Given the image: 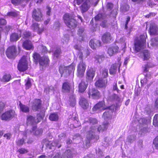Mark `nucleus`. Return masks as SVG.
<instances>
[{
    "mask_svg": "<svg viewBox=\"0 0 158 158\" xmlns=\"http://www.w3.org/2000/svg\"><path fill=\"white\" fill-rule=\"evenodd\" d=\"M11 27L10 26H6L5 27V30L7 32H8L10 30Z\"/></svg>",
    "mask_w": 158,
    "mask_h": 158,
    "instance_id": "obj_64",
    "label": "nucleus"
},
{
    "mask_svg": "<svg viewBox=\"0 0 158 158\" xmlns=\"http://www.w3.org/2000/svg\"><path fill=\"white\" fill-rule=\"evenodd\" d=\"M149 63L148 62L146 64L144 65V66H143V73L145 76V78L147 80V77L148 76V73H149L148 71L149 68L150 67Z\"/></svg>",
    "mask_w": 158,
    "mask_h": 158,
    "instance_id": "obj_25",
    "label": "nucleus"
},
{
    "mask_svg": "<svg viewBox=\"0 0 158 158\" xmlns=\"http://www.w3.org/2000/svg\"><path fill=\"white\" fill-rule=\"evenodd\" d=\"M64 22L66 26L71 30H74L77 27L78 22L71 15L68 13H65L63 16Z\"/></svg>",
    "mask_w": 158,
    "mask_h": 158,
    "instance_id": "obj_1",
    "label": "nucleus"
},
{
    "mask_svg": "<svg viewBox=\"0 0 158 158\" xmlns=\"http://www.w3.org/2000/svg\"><path fill=\"white\" fill-rule=\"evenodd\" d=\"M42 107V101L40 99H35L32 103L31 108L35 111H39Z\"/></svg>",
    "mask_w": 158,
    "mask_h": 158,
    "instance_id": "obj_11",
    "label": "nucleus"
},
{
    "mask_svg": "<svg viewBox=\"0 0 158 158\" xmlns=\"http://www.w3.org/2000/svg\"><path fill=\"white\" fill-rule=\"evenodd\" d=\"M62 91L63 93H74V89L72 88L70 84L68 82H65L63 83Z\"/></svg>",
    "mask_w": 158,
    "mask_h": 158,
    "instance_id": "obj_12",
    "label": "nucleus"
},
{
    "mask_svg": "<svg viewBox=\"0 0 158 158\" xmlns=\"http://www.w3.org/2000/svg\"><path fill=\"white\" fill-rule=\"evenodd\" d=\"M32 18L35 21L41 22L43 19V15L40 8L34 9L31 12Z\"/></svg>",
    "mask_w": 158,
    "mask_h": 158,
    "instance_id": "obj_5",
    "label": "nucleus"
},
{
    "mask_svg": "<svg viewBox=\"0 0 158 158\" xmlns=\"http://www.w3.org/2000/svg\"><path fill=\"white\" fill-rule=\"evenodd\" d=\"M87 93L89 98H91L93 99H98L102 96L100 91L95 88L89 89Z\"/></svg>",
    "mask_w": 158,
    "mask_h": 158,
    "instance_id": "obj_9",
    "label": "nucleus"
},
{
    "mask_svg": "<svg viewBox=\"0 0 158 158\" xmlns=\"http://www.w3.org/2000/svg\"><path fill=\"white\" fill-rule=\"evenodd\" d=\"M49 61L48 56L44 55L41 56L39 63L40 66L46 67L48 65Z\"/></svg>",
    "mask_w": 158,
    "mask_h": 158,
    "instance_id": "obj_18",
    "label": "nucleus"
},
{
    "mask_svg": "<svg viewBox=\"0 0 158 158\" xmlns=\"http://www.w3.org/2000/svg\"><path fill=\"white\" fill-rule=\"evenodd\" d=\"M66 153L67 155V157H69L72 155V152L70 149H68L66 151Z\"/></svg>",
    "mask_w": 158,
    "mask_h": 158,
    "instance_id": "obj_61",
    "label": "nucleus"
},
{
    "mask_svg": "<svg viewBox=\"0 0 158 158\" xmlns=\"http://www.w3.org/2000/svg\"><path fill=\"white\" fill-rule=\"evenodd\" d=\"M101 74L102 76L103 77L102 78H106L108 76V70L106 69H103L101 72Z\"/></svg>",
    "mask_w": 158,
    "mask_h": 158,
    "instance_id": "obj_40",
    "label": "nucleus"
},
{
    "mask_svg": "<svg viewBox=\"0 0 158 158\" xmlns=\"http://www.w3.org/2000/svg\"><path fill=\"white\" fill-rule=\"evenodd\" d=\"M93 2V0H86L80 6L81 11L84 13L87 11L90 7V4Z\"/></svg>",
    "mask_w": 158,
    "mask_h": 158,
    "instance_id": "obj_13",
    "label": "nucleus"
},
{
    "mask_svg": "<svg viewBox=\"0 0 158 158\" xmlns=\"http://www.w3.org/2000/svg\"><path fill=\"white\" fill-rule=\"evenodd\" d=\"M18 152L21 154H23L27 153L28 151L24 148H21L18 150Z\"/></svg>",
    "mask_w": 158,
    "mask_h": 158,
    "instance_id": "obj_50",
    "label": "nucleus"
},
{
    "mask_svg": "<svg viewBox=\"0 0 158 158\" xmlns=\"http://www.w3.org/2000/svg\"><path fill=\"white\" fill-rule=\"evenodd\" d=\"M149 32L150 35H155L158 34V27L154 23L150 24Z\"/></svg>",
    "mask_w": 158,
    "mask_h": 158,
    "instance_id": "obj_16",
    "label": "nucleus"
},
{
    "mask_svg": "<svg viewBox=\"0 0 158 158\" xmlns=\"http://www.w3.org/2000/svg\"><path fill=\"white\" fill-rule=\"evenodd\" d=\"M50 120L53 121H57L59 119V116L57 114L54 113L51 114L49 117Z\"/></svg>",
    "mask_w": 158,
    "mask_h": 158,
    "instance_id": "obj_35",
    "label": "nucleus"
},
{
    "mask_svg": "<svg viewBox=\"0 0 158 158\" xmlns=\"http://www.w3.org/2000/svg\"><path fill=\"white\" fill-rule=\"evenodd\" d=\"M31 35V33L30 31H25L23 33V39H26L29 38Z\"/></svg>",
    "mask_w": 158,
    "mask_h": 158,
    "instance_id": "obj_45",
    "label": "nucleus"
},
{
    "mask_svg": "<svg viewBox=\"0 0 158 158\" xmlns=\"http://www.w3.org/2000/svg\"><path fill=\"white\" fill-rule=\"evenodd\" d=\"M61 53L62 52L60 48H57L54 52L53 56L56 58L58 59Z\"/></svg>",
    "mask_w": 158,
    "mask_h": 158,
    "instance_id": "obj_36",
    "label": "nucleus"
},
{
    "mask_svg": "<svg viewBox=\"0 0 158 158\" xmlns=\"http://www.w3.org/2000/svg\"><path fill=\"white\" fill-rule=\"evenodd\" d=\"M108 83V79L107 78H100L94 84L96 87L99 89L106 88Z\"/></svg>",
    "mask_w": 158,
    "mask_h": 158,
    "instance_id": "obj_10",
    "label": "nucleus"
},
{
    "mask_svg": "<svg viewBox=\"0 0 158 158\" xmlns=\"http://www.w3.org/2000/svg\"><path fill=\"white\" fill-rule=\"evenodd\" d=\"M75 64L72 63L68 66L65 67V72H68L69 75L73 74L75 69Z\"/></svg>",
    "mask_w": 158,
    "mask_h": 158,
    "instance_id": "obj_26",
    "label": "nucleus"
},
{
    "mask_svg": "<svg viewBox=\"0 0 158 158\" xmlns=\"http://www.w3.org/2000/svg\"><path fill=\"white\" fill-rule=\"evenodd\" d=\"M115 106L114 105H111L109 106H105V108L103 109V110H109L111 111V113H112L114 111Z\"/></svg>",
    "mask_w": 158,
    "mask_h": 158,
    "instance_id": "obj_47",
    "label": "nucleus"
},
{
    "mask_svg": "<svg viewBox=\"0 0 158 158\" xmlns=\"http://www.w3.org/2000/svg\"><path fill=\"white\" fill-rule=\"evenodd\" d=\"M88 85V83L86 84L85 81L82 80L78 85V91L79 93H83L86 90Z\"/></svg>",
    "mask_w": 158,
    "mask_h": 158,
    "instance_id": "obj_22",
    "label": "nucleus"
},
{
    "mask_svg": "<svg viewBox=\"0 0 158 158\" xmlns=\"http://www.w3.org/2000/svg\"><path fill=\"white\" fill-rule=\"evenodd\" d=\"M21 36V34H19L15 32H13L10 35V41L11 42H16Z\"/></svg>",
    "mask_w": 158,
    "mask_h": 158,
    "instance_id": "obj_24",
    "label": "nucleus"
},
{
    "mask_svg": "<svg viewBox=\"0 0 158 158\" xmlns=\"http://www.w3.org/2000/svg\"><path fill=\"white\" fill-rule=\"evenodd\" d=\"M26 89H29L31 86V84L29 78H28L25 84Z\"/></svg>",
    "mask_w": 158,
    "mask_h": 158,
    "instance_id": "obj_46",
    "label": "nucleus"
},
{
    "mask_svg": "<svg viewBox=\"0 0 158 158\" xmlns=\"http://www.w3.org/2000/svg\"><path fill=\"white\" fill-rule=\"evenodd\" d=\"M148 80H146V79L145 78H144V80H141L140 81V82L142 86L144 85L147 83L148 82Z\"/></svg>",
    "mask_w": 158,
    "mask_h": 158,
    "instance_id": "obj_63",
    "label": "nucleus"
},
{
    "mask_svg": "<svg viewBox=\"0 0 158 158\" xmlns=\"http://www.w3.org/2000/svg\"><path fill=\"white\" fill-rule=\"evenodd\" d=\"M89 44L90 47L94 49L98 48L101 45V41L95 39L91 40Z\"/></svg>",
    "mask_w": 158,
    "mask_h": 158,
    "instance_id": "obj_14",
    "label": "nucleus"
},
{
    "mask_svg": "<svg viewBox=\"0 0 158 158\" xmlns=\"http://www.w3.org/2000/svg\"><path fill=\"white\" fill-rule=\"evenodd\" d=\"M158 114H156L154 116L153 120V125L155 127H158Z\"/></svg>",
    "mask_w": 158,
    "mask_h": 158,
    "instance_id": "obj_39",
    "label": "nucleus"
},
{
    "mask_svg": "<svg viewBox=\"0 0 158 158\" xmlns=\"http://www.w3.org/2000/svg\"><path fill=\"white\" fill-rule=\"evenodd\" d=\"M59 72L61 74V76H62L63 74L64 73V69H63V67L60 66L59 68Z\"/></svg>",
    "mask_w": 158,
    "mask_h": 158,
    "instance_id": "obj_59",
    "label": "nucleus"
},
{
    "mask_svg": "<svg viewBox=\"0 0 158 158\" xmlns=\"http://www.w3.org/2000/svg\"><path fill=\"white\" fill-rule=\"evenodd\" d=\"M26 123L27 125L33 126L36 125L38 123L35 117L31 115H28L27 116Z\"/></svg>",
    "mask_w": 158,
    "mask_h": 158,
    "instance_id": "obj_19",
    "label": "nucleus"
},
{
    "mask_svg": "<svg viewBox=\"0 0 158 158\" xmlns=\"http://www.w3.org/2000/svg\"><path fill=\"white\" fill-rule=\"evenodd\" d=\"M19 103L20 109L22 112L25 113L29 112L30 110L28 106L22 104L20 101H19Z\"/></svg>",
    "mask_w": 158,
    "mask_h": 158,
    "instance_id": "obj_31",
    "label": "nucleus"
},
{
    "mask_svg": "<svg viewBox=\"0 0 158 158\" xmlns=\"http://www.w3.org/2000/svg\"><path fill=\"white\" fill-rule=\"evenodd\" d=\"M11 135L10 133H7L6 134H5L4 135V137H6L7 139H10L11 136Z\"/></svg>",
    "mask_w": 158,
    "mask_h": 158,
    "instance_id": "obj_62",
    "label": "nucleus"
},
{
    "mask_svg": "<svg viewBox=\"0 0 158 158\" xmlns=\"http://www.w3.org/2000/svg\"><path fill=\"white\" fill-rule=\"evenodd\" d=\"M6 55L9 59H15L18 54L17 47L12 45L9 46L6 51Z\"/></svg>",
    "mask_w": 158,
    "mask_h": 158,
    "instance_id": "obj_2",
    "label": "nucleus"
},
{
    "mask_svg": "<svg viewBox=\"0 0 158 158\" xmlns=\"http://www.w3.org/2000/svg\"><path fill=\"white\" fill-rule=\"evenodd\" d=\"M113 90L114 91L116 90L118 93H119V90L118 88L117 85L116 83H115V85H113Z\"/></svg>",
    "mask_w": 158,
    "mask_h": 158,
    "instance_id": "obj_60",
    "label": "nucleus"
},
{
    "mask_svg": "<svg viewBox=\"0 0 158 158\" xmlns=\"http://www.w3.org/2000/svg\"><path fill=\"white\" fill-rule=\"evenodd\" d=\"M89 121L90 123L94 124L97 123V120L96 118H89Z\"/></svg>",
    "mask_w": 158,
    "mask_h": 158,
    "instance_id": "obj_54",
    "label": "nucleus"
},
{
    "mask_svg": "<svg viewBox=\"0 0 158 158\" xmlns=\"http://www.w3.org/2000/svg\"><path fill=\"white\" fill-rule=\"evenodd\" d=\"M105 106V102L104 101L102 100L99 101L96 103L92 108V110L96 111L98 110H103Z\"/></svg>",
    "mask_w": 158,
    "mask_h": 158,
    "instance_id": "obj_21",
    "label": "nucleus"
},
{
    "mask_svg": "<svg viewBox=\"0 0 158 158\" xmlns=\"http://www.w3.org/2000/svg\"><path fill=\"white\" fill-rule=\"evenodd\" d=\"M107 53L111 56L119 52V48L116 45L110 47L108 49Z\"/></svg>",
    "mask_w": 158,
    "mask_h": 158,
    "instance_id": "obj_20",
    "label": "nucleus"
},
{
    "mask_svg": "<svg viewBox=\"0 0 158 158\" xmlns=\"http://www.w3.org/2000/svg\"><path fill=\"white\" fill-rule=\"evenodd\" d=\"M6 20L3 18L0 19V26H3L6 25Z\"/></svg>",
    "mask_w": 158,
    "mask_h": 158,
    "instance_id": "obj_55",
    "label": "nucleus"
},
{
    "mask_svg": "<svg viewBox=\"0 0 158 158\" xmlns=\"http://www.w3.org/2000/svg\"><path fill=\"white\" fill-rule=\"evenodd\" d=\"M22 47L27 50H33L34 47L31 41L28 40H26L22 44Z\"/></svg>",
    "mask_w": 158,
    "mask_h": 158,
    "instance_id": "obj_15",
    "label": "nucleus"
},
{
    "mask_svg": "<svg viewBox=\"0 0 158 158\" xmlns=\"http://www.w3.org/2000/svg\"><path fill=\"white\" fill-rule=\"evenodd\" d=\"M42 47L41 52L42 54H45L48 52V49L46 46L41 45Z\"/></svg>",
    "mask_w": 158,
    "mask_h": 158,
    "instance_id": "obj_51",
    "label": "nucleus"
},
{
    "mask_svg": "<svg viewBox=\"0 0 158 158\" xmlns=\"http://www.w3.org/2000/svg\"><path fill=\"white\" fill-rule=\"evenodd\" d=\"M11 79V76L10 74L5 73L0 78V80L2 82H6L10 81Z\"/></svg>",
    "mask_w": 158,
    "mask_h": 158,
    "instance_id": "obj_29",
    "label": "nucleus"
},
{
    "mask_svg": "<svg viewBox=\"0 0 158 158\" xmlns=\"http://www.w3.org/2000/svg\"><path fill=\"white\" fill-rule=\"evenodd\" d=\"M89 137L90 139H92L94 138V136L95 135V133L94 132L92 131H89L88 132Z\"/></svg>",
    "mask_w": 158,
    "mask_h": 158,
    "instance_id": "obj_52",
    "label": "nucleus"
},
{
    "mask_svg": "<svg viewBox=\"0 0 158 158\" xmlns=\"http://www.w3.org/2000/svg\"><path fill=\"white\" fill-rule=\"evenodd\" d=\"M17 68L18 70L21 72H24L28 69V62L27 56L23 55L20 60L18 64Z\"/></svg>",
    "mask_w": 158,
    "mask_h": 158,
    "instance_id": "obj_4",
    "label": "nucleus"
},
{
    "mask_svg": "<svg viewBox=\"0 0 158 158\" xmlns=\"http://www.w3.org/2000/svg\"><path fill=\"white\" fill-rule=\"evenodd\" d=\"M7 15L9 16L16 17L18 16V14L15 11H10L7 13Z\"/></svg>",
    "mask_w": 158,
    "mask_h": 158,
    "instance_id": "obj_49",
    "label": "nucleus"
},
{
    "mask_svg": "<svg viewBox=\"0 0 158 158\" xmlns=\"http://www.w3.org/2000/svg\"><path fill=\"white\" fill-rule=\"evenodd\" d=\"M98 131L100 132H102L105 130L104 128L103 127V126L102 125H100L98 128Z\"/></svg>",
    "mask_w": 158,
    "mask_h": 158,
    "instance_id": "obj_58",
    "label": "nucleus"
},
{
    "mask_svg": "<svg viewBox=\"0 0 158 158\" xmlns=\"http://www.w3.org/2000/svg\"><path fill=\"white\" fill-rule=\"evenodd\" d=\"M109 123L108 122H104L102 124V125L103 126V127L105 130H106L109 126Z\"/></svg>",
    "mask_w": 158,
    "mask_h": 158,
    "instance_id": "obj_57",
    "label": "nucleus"
},
{
    "mask_svg": "<svg viewBox=\"0 0 158 158\" xmlns=\"http://www.w3.org/2000/svg\"><path fill=\"white\" fill-rule=\"evenodd\" d=\"M102 40L104 43H109L113 41L112 37L109 32L105 33L102 35Z\"/></svg>",
    "mask_w": 158,
    "mask_h": 158,
    "instance_id": "obj_17",
    "label": "nucleus"
},
{
    "mask_svg": "<svg viewBox=\"0 0 158 158\" xmlns=\"http://www.w3.org/2000/svg\"><path fill=\"white\" fill-rule=\"evenodd\" d=\"M153 144L155 148L158 149V135L157 136L153 139Z\"/></svg>",
    "mask_w": 158,
    "mask_h": 158,
    "instance_id": "obj_48",
    "label": "nucleus"
},
{
    "mask_svg": "<svg viewBox=\"0 0 158 158\" xmlns=\"http://www.w3.org/2000/svg\"><path fill=\"white\" fill-rule=\"evenodd\" d=\"M25 139L24 138L19 139L16 140V145L19 146H22L24 143Z\"/></svg>",
    "mask_w": 158,
    "mask_h": 158,
    "instance_id": "obj_42",
    "label": "nucleus"
},
{
    "mask_svg": "<svg viewBox=\"0 0 158 158\" xmlns=\"http://www.w3.org/2000/svg\"><path fill=\"white\" fill-rule=\"evenodd\" d=\"M31 27L32 29L34 31H36L39 29V28H40L39 24L38 23L35 22L32 24Z\"/></svg>",
    "mask_w": 158,
    "mask_h": 158,
    "instance_id": "obj_41",
    "label": "nucleus"
},
{
    "mask_svg": "<svg viewBox=\"0 0 158 158\" xmlns=\"http://www.w3.org/2000/svg\"><path fill=\"white\" fill-rule=\"evenodd\" d=\"M96 70L94 68L90 67L88 68L86 73L85 79L87 83H90L95 76Z\"/></svg>",
    "mask_w": 158,
    "mask_h": 158,
    "instance_id": "obj_8",
    "label": "nucleus"
},
{
    "mask_svg": "<svg viewBox=\"0 0 158 158\" xmlns=\"http://www.w3.org/2000/svg\"><path fill=\"white\" fill-rule=\"evenodd\" d=\"M24 0H11V3L14 5L17 6L21 4Z\"/></svg>",
    "mask_w": 158,
    "mask_h": 158,
    "instance_id": "obj_43",
    "label": "nucleus"
},
{
    "mask_svg": "<svg viewBox=\"0 0 158 158\" xmlns=\"http://www.w3.org/2000/svg\"><path fill=\"white\" fill-rule=\"evenodd\" d=\"M37 118L36 120L37 121V122L39 123L42 120H43L44 117L45 116V113L44 112H42L37 114Z\"/></svg>",
    "mask_w": 158,
    "mask_h": 158,
    "instance_id": "obj_37",
    "label": "nucleus"
},
{
    "mask_svg": "<svg viewBox=\"0 0 158 158\" xmlns=\"http://www.w3.org/2000/svg\"><path fill=\"white\" fill-rule=\"evenodd\" d=\"M71 94L69 97V102L70 105L73 106H74L76 102L75 95L74 93H71Z\"/></svg>",
    "mask_w": 158,
    "mask_h": 158,
    "instance_id": "obj_32",
    "label": "nucleus"
},
{
    "mask_svg": "<svg viewBox=\"0 0 158 158\" xmlns=\"http://www.w3.org/2000/svg\"><path fill=\"white\" fill-rule=\"evenodd\" d=\"M86 68V65L83 61H81L77 66V75L79 77L81 78L84 75Z\"/></svg>",
    "mask_w": 158,
    "mask_h": 158,
    "instance_id": "obj_6",
    "label": "nucleus"
},
{
    "mask_svg": "<svg viewBox=\"0 0 158 158\" xmlns=\"http://www.w3.org/2000/svg\"><path fill=\"white\" fill-rule=\"evenodd\" d=\"M15 115V111L10 110L3 113L1 116V118L2 120L8 121L14 118Z\"/></svg>",
    "mask_w": 158,
    "mask_h": 158,
    "instance_id": "obj_7",
    "label": "nucleus"
},
{
    "mask_svg": "<svg viewBox=\"0 0 158 158\" xmlns=\"http://www.w3.org/2000/svg\"><path fill=\"white\" fill-rule=\"evenodd\" d=\"M107 21L104 20L100 24V26L103 28H106L107 27Z\"/></svg>",
    "mask_w": 158,
    "mask_h": 158,
    "instance_id": "obj_56",
    "label": "nucleus"
},
{
    "mask_svg": "<svg viewBox=\"0 0 158 158\" xmlns=\"http://www.w3.org/2000/svg\"><path fill=\"white\" fill-rule=\"evenodd\" d=\"M113 7V4L111 2H108L106 5V7L107 9L111 10Z\"/></svg>",
    "mask_w": 158,
    "mask_h": 158,
    "instance_id": "obj_53",
    "label": "nucleus"
},
{
    "mask_svg": "<svg viewBox=\"0 0 158 158\" xmlns=\"http://www.w3.org/2000/svg\"><path fill=\"white\" fill-rule=\"evenodd\" d=\"M33 57V61L35 63L37 64L39 62L41 56H40V54L36 52H34L32 55Z\"/></svg>",
    "mask_w": 158,
    "mask_h": 158,
    "instance_id": "obj_28",
    "label": "nucleus"
},
{
    "mask_svg": "<svg viewBox=\"0 0 158 158\" xmlns=\"http://www.w3.org/2000/svg\"><path fill=\"white\" fill-rule=\"evenodd\" d=\"M147 35H141L139 36V39L137 40L135 43V51L136 52H139L146 43Z\"/></svg>",
    "mask_w": 158,
    "mask_h": 158,
    "instance_id": "obj_3",
    "label": "nucleus"
},
{
    "mask_svg": "<svg viewBox=\"0 0 158 158\" xmlns=\"http://www.w3.org/2000/svg\"><path fill=\"white\" fill-rule=\"evenodd\" d=\"M79 104L84 109H86L89 107L88 101L84 97H81L79 101Z\"/></svg>",
    "mask_w": 158,
    "mask_h": 158,
    "instance_id": "obj_23",
    "label": "nucleus"
},
{
    "mask_svg": "<svg viewBox=\"0 0 158 158\" xmlns=\"http://www.w3.org/2000/svg\"><path fill=\"white\" fill-rule=\"evenodd\" d=\"M142 53L143 55V60H148L150 57V53L148 50H143Z\"/></svg>",
    "mask_w": 158,
    "mask_h": 158,
    "instance_id": "obj_34",
    "label": "nucleus"
},
{
    "mask_svg": "<svg viewBox=\"0 0 158 158\" xmlns=\"http://www.w3.org/2000/svg\"><path fill=\"white\" fill-rule=\"evenodd\" d=\"M104 58L103 56L98 55H96L94 57L96 60L97 61V62L99 63H101L102 61V58Z\"/></svg>",
    "mask_w": 158,
    "mask_h": 158,
    "instance_id": "obj_44",
    "label": "nucleus"
},
{
    "mask_svg": "<svg viewBox=\"0 0 158 158\" xmlns=\"http://www.w3.org/2000/svg\"><path fill=\"white\" fill-rule=\"evenodd\" d=\"M37 126L33 127L32 128V130L33 132V134L37 136H39L41 135L43 133V130L42 129H36Z\"/></svg>",
    "mask_w": 158,
    "mask_h": 158,
    "instance_id": "obj_27",
    "label": "nucleus"
},
{
    "mask_svg": "<svg viewBox=\"0 0 158 158\" xmlns=\"http://www.w3.org/2000/svg\"><path fill=\"white\" fill-rule=\"evenodd\" d=\"M84 28L81 27L79 28L77 31V34L80 37H81V41H84Z\"/></svg>",
    "mask_w": 158,
    "mask_h": 158,
    "instance_id": "obj_33",
    "label": "nucleus"
},
{
    "mask_svg": "<svg viewBox=\"0 0 158 158\" xmlns=\"http://www.w3.org/2000/svg\"><path fill=\"white\" fill-rule=\"evenodd\" d=\"M103 117L105 119H110L112 117L111 113L109 111H106L103 113Z\"/></svg>",
    "mask_w": 158,
    "mask_h": 158,
    "instance_id": "obj_38",
    "label": "nucleus"
},
{
    "mask_svg": "<svg viewBox=\"0 0 158 158\" xmlns=\"http://www.w3.org/2000/svg\"><path fill=\"white\" fill-rule=\"evenodd\" d=\"M118 64L116 63L112 64L109 69V73L110 75H113L115 74L117 71Z\"/></svg>",
    "mask_w": 158,
    "mask_h": 158,
    "instance_id": "obj_30",
    "label": "nucleus"
}]
</instances>
